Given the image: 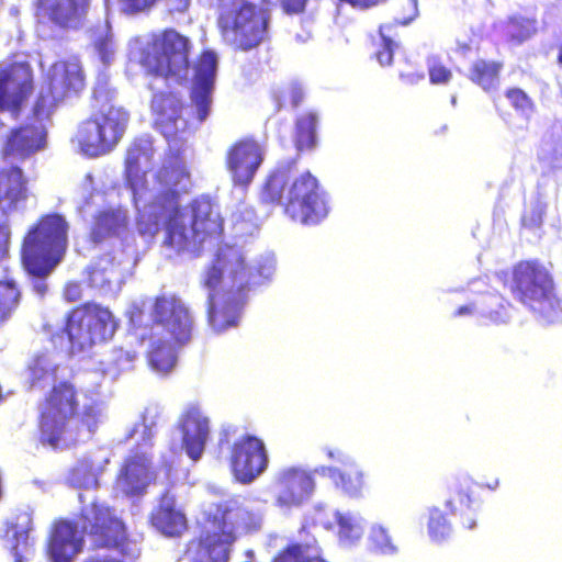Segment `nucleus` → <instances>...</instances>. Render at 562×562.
Returning <instances> with one entry per match:
<instances>
[{
    "label": "nucleus",
    "instance_id": "obj_1",
    "mask_svg": "<svg viewBox=\"0 0 562 562\" xmlns=\"http://www.w3.org/2000/svg\"><path fill=\"white\" fill-rule=\"evenodd\" d=\"M191 187L186 164L178 157H169L162 167L144 187L151 192L143 210L134 205L136 226L140 236L153 239L165 226L164 244L177 252L198 254L204 245L211 244L223 231L218 206L209 198L196 199L187 210H180L179 196Z\"/></svg>",
    "mask_w": 562,
    "mask_h": 562
},
{
    "label": "nucleus",
    "instance_id": "obj_2",
    "mask_svg": "<svg viewBox=\"0 0 562 562\" xmlns=\"http://www.w3.org/2000/svg\"><path fill=\"white\" fill-rule=\"evenodd\" d=\"M191 41L175 30L154 35L151 38H135L130 43V58L148 72L167 82L182 83L190 79L191 100L198 120L205 121L211 113L218 58L205 50L191 68L189 53Z\"/></svg>",
    "mask_w": 562,
    "mask_h": 562
},
{
    "label": "nucleus",
    "instance_id": "obj_3",
    "mask_svg": "<svg viewBox=\"0 0 562 562\" xmlns=\"http://www.w3.org/2000/svg\"><path fill=\"white\" fill-rule=\"evenodd\" d=\"M274 272V258L262 257L256 266L246 262L244 250L225 245L216 254L203 279L209 290V323L217 331L237 326L245 302L244 290L268 280Z\"/></svg>",
    "mask_w": 562,
    "mask_h": 562
},
{
    "label": "nucleus",
    "instance_id": "obj_4",
    "mask_svg": "<svg viewBox=\"0 0 562 562\" xmlns=\"http://www.w3.org/2000/svg\"><path fill=\"white\" fill-rule=\"evenodd\" d=\"M106 419L105 403L94 390L78 394L68 383L55 385L42 408L41 440L54 449L90 438Z\"/></svg>",
    "mask_w": 562,
    "mask_h": 562
},
{
    "label": "nucleus",
    "instance_id": "obj_5",
    "mask_svg": "<svg viewBox=\"0 0 562 562\" xmlns=\"http://www.w3.org/2000/svg\"><path fill=\"white\" fill-rule=\"evenodd\" d=\"M257 520L251 510L234 498L203 503L199 533L187 544L191 562H228L239 529L248 530Z\"/></svg>",
    "mask_w": 562,
    "mask_h": 562
},
{
    "label": "nucleus",
    "instance_id": "obj_6",
    "mask_svg": "<svg viewBox=\"0 0 562 562\" xmlns=\"http://www.w3.org/2000/svg\"><path fill=\"white\" fill-rule=\"evenodd\" d=\"M266 203H279L294 222L316 224L328 213L327 201L310 172H299L291 164L277 168L261 191Z\"/></svg>",
    "mask_w": 562,
    "mask_h": 562
},
{
    "label": "nucleus",
    "instance_id": "obj_7",
    "mask_svg": "<svg viewBox=\"0 0 562 562\" xmlns=\"http://www.w3.org/2000/svg\"><path fill=\"white\" fill-rule=\"evenodd\" d=\"M68 224L58 214L44 216L30 229L22 247V263L25 271L36 277L34 291L43 296L47 291L44 278L60 261L67 247Z\"/></svg>",
    "mask_w": 562,
    "mask_h": 562
},
{
    "label": "nucleus",
    "instance_id": "obj_8",
    "mask_svg": "<svg viewBox=\"0 0 562 562\" xmlns=\"http://www.w3.org/2000/svg\"><path fill=\"white\" fill-rule=\"evenodd\" d=\"M81 508L78 522L88 536L92 550L116 551L121 555H130L134 540L125 521L115 508L93 499L85 503L80 494Z\"/></svg>",
    "mask_w": 562,
    "mask_h": 562
},
{
    "label": "nucleus",
    "instance_id": "obj_9",
    "mask_svg": "<svg viewBox=\"0 0 562 562\" xmlns=\"http://www.w3.org/2000/svg\"><path fill=\"white\" fill-rule=\"evenodd\" d=\"M128 114L110 103L82 122L72 138L74 147L87 157H99L110 153L122 138Z\"/></svg>",
    "mask_w": 562,
    "mask_h": 562
},
{
    "label": "nucleus",
    "instance_id": "obj_10",
    "mask_svg": "<svg viewBox=\"0 0 562 562\" xmlns=\"http://www.w3.org/2000/svg\"><path fill=\"white\" fill-rule=\"evenodd\" d=\"M513 293L546 323L561 319L562 310L553 294L552 279L543 266L530 261L518 263L514 270Z\"/></svg>",
    "mask_w": 562,
    "mask_h": 562
},
{
    "label": "nucleus",
    "instance_id": "obj_11",
    "mask_svg": "<svg viewBox=\"0 0 562 562\" xmlns=\"http://www.w3.org/2000/svg\"><path fill=\"white\" fill-rule=\"evenodd\" d=\"M223 40L243 50L258 46L267 36L268 15L262 9L244 0L225 7L218 19Z\"/></svg>",
    "mask_w": 562,
    "mask_h": 562
},
{
    "label": "nucleus",
    "instance_id": "obj_12",
    "mask_svg": "<svg viewBox=\"0 0 562 562\" xmlns=\"http://www.w3.org/2000/svg\"><path fill=\"white\" fill-rule=\"evenodd\" d=\"M116 327L112 313L98 304L89 303L72 311L65 329L70 351H86L93 345L110 339Z\"/></svg>",
    "mask_w": 562,
    "mask_h": 562
},
{
    "label": "nucleus",
    "instance_id": "obj_13",
    "mask_svg": "<svg viewBox=\"0 0 562 562\" xmlns=\"http://www.w3.org/2000/svg\"><path fill=\"white\" fill-rule=\"evenodd\" d=\"M47 81L35 102L37 115L50 116L61 102L77 95L86 85L82 67L76 58L55 63L47 72Z\"/></svg>",
    "mask_w": 562,
    "mask_h": 562
},
{
    "label": "nucleus",
    "instance_id": "obj_14",
    "mask_svg": "<svg viewBox=\"0 0 562 562\" xmlns=\"http://www.w3.org/2000/svg\"><path fill=\"white\" fill-rule=\"evenodd\" d=\"M154 325L150 334L170 337L180 345L191 339L193 316L187 304L175 295H162L149 303Z\"/></svg>",
    "mask_w": 562,
    "mask_h": 562
},
{
    "label": "nucleus",
    "instance_id": "obj_15",
    "mask_svg": "<svg viewBox=\"0 0 562 562\" xmlns=\"http://www.w3.org/2000/svg\"><path fill=\"white\" fill-rule=\"evenodd\" d=\"M34 90L33 70L26 61L0 64V111L19 115Z\"/></svg>",
    "mask_w": 562,
    "mask_h": 562
},
{
    "label": "nucleus",
    "instance_id": "obj_16",
    "mask_svg": "<svg viewBox=\"0 0 562 562\" xmlns=\"http://www.w3.org/2000/svg\"><path fill=\"white\" fill-rule=\"evenodd\" d=\"M211 438V419L196 403H189L181 409L173 428V440H180V450L198 461L204 453Z\"/></svg>",
    "mask_w": 562,
    "mask_h": 562
},
{
    "label": "nucleus",
    "instance_id": "obj_17",
    "mask_svg": "<svg viewBox=\"0 0 562 562\" xmlns=\"http://www.w3.org/2000/svg\"><path fill=\"white\" fill-rule=\"evenodd\" d=\"M33 120L7 135L2 147L4 159L10 161H24L47 147V125L49 116L37 115L33 108Z\"/></svg>",
    "mask_w": 562,
    "mask_h": 562
},
{
    "label": "nucleus",
    "instance_id": "obj_18",
    "mask_svg": "<svg viewBox=\"0 0 562 562\" xmlns=\"http://www.w3.org/2000/svg\"><path fill=\"white\" fill-rule=\"evenodd\" d=\"M155 151L151 138L148 136L140 137L130 146L125 159V176L132 192L133 203L143 207V210L149 199L154 198L151 192L144 191V187L148 182L146 175L151 169Z\"/></svg>",
    "mask_w": 562,
    "mask_h": 562
},
{
    "label": "nucleus",
    "instance_id": "obj_19",
    "mask_svg": "<svg viewBox=\"0 0 562 562\" xmlns=\"http://www.w3.org/2000/svg\"><path fill=\"white\" fill-rule=\"evenodd\" d=\"M268 454L261 439L245 435L236 439L231 448L229 463L236 481L254 482L268 467Z\"/></svg>",
    "mask_w": 562,
    "mask_h": 562
},
{
    "label": "nucleus",
    "instance_id": "obj_20",
    "mask_svg": "<svg viewBox=\"0 0 562 562\" xmlns=\"http://www.w3.org/2000/svg\"><path fill=\"white\" fill-rule=\"evenodd\" d=\"M90 7V0H37V33L41 37H50L48 24L59 29L79 27Z\"/></svg>",
    "mask_w": 562,
    "mask_h": 562
},
{
    "label": "nucleus",
    "instance_id": "obj_21",
    "mask_svg": "<svg viewBox=\"0 0 562 562\" xmlns=\"http://www.w3.org/2000/svg\"><path fill=\"white\" fill-rule=\"evenodd\" d=\"M150 108L154 126L166 139L177 138L179 135L184 134L187 130L195 125V122L200 124L193 104L191 103V111L194 116H184L182 102L175 93L155 94Z\"/></svg>",
    "mask_w": 562,
    "mask_h": 562
},
{
    "label": "nucleus",
    "instance_id": "obj_22",
    "mask_svg": "<svg viewBox=\"0 0 562 562\" xmlns=\"http://www.w3.org/2000/svg\"><path fill=\"white\" fill-rule=\"evenodd\" d=\"M33 530V517L29 512H20L3 524V541L5 550L12 555L13 562H29L33 553L30 533Z\"/></svg>",
    "mask_w": 562,
    "mask_h": 562
},
{
    "label": "nucleus",
    "instance_id": "obj_23",
    "mask_svg": "<svg viewBox=\"0 0 562 562\" xmlns=\"http://www.w3.org/2000/svg\"><path fill=\"white\" fill-rule=\"evenodd\" d=\"M77 521L59 519L54 522L47 542V553L52 562H72L83 548L85 541L78 535Z\"/></svg>",
    "mask_w": 562,
    "mask_h": 562
},
{
    "label": "nucleus",
    "instance_id": "obj_24",
    "mask_svg": "<svg viewBox=\"0 0 562 562\" xmlns=\"http://www.w3.org/2000/svg\"><path fill=\"white\" fill-rule=\"evenodd\" d=\"M263 160V148L251 139L235 144L227 154V166L236 184L247 186Z\"/></svg>",
    "mask_w": 562,
    "mask_h": 562
},
{
    "label": "nucleus",
    "instance_id": "obj_25",
    "mask_svg": "<svg viewBox=\"0 0 562 562\" xmlns=\"http://www.w3.org/2000/svg\"><path fill=\"white\" fill-rule=\"evenodd\" d=\"M149 522L157 531L168 538H180L189 529L187 515L171 494L159 496L157 505L149 515Z\"/></svg>",
    "mask_w": 562,
    "mask_h": 562
},
{
    "label": "nucleus",
    "instance_id": "obj_26",
    "mask_svg": "<svg viewBox=\"0 0 562 562\" xmlns=\"http://www.w3.org/2000/svg\"><path fill=\"white\" fill-rule=\"evenodd\" d=\"M154 479L150 461L143 450L126 460L116 480V488L120 492H144Z\"/></svg>",
    "mask_w": 562,
    "mask_h": 562
},
{
    "label": "nucleus",
    "instance_id": "obj_27",
    "mask_svg": "<svg viewBox=\"0 0 562 562\" xmlns=\"http://www.w3.org/2000/svg\"><path fill=\"white\" fill-rule=\"evenodd\" d=\"M27 199L26 181L19 167L0 170V210L9 214L20 210Z\"/></svg>",
    "mask_w": 562,
    "mask_h": 562
},
{
    "label": "nucleus",
    "instance_id": "obj_28",
    "mask_svg": "<svg viewBox=\"0 0 562 562\" xmlns=\"http://www.w3.org/2000/svg\"><path fill=\"white\" fill-rule=\"evenodd\" d=\"M123 271L114 259L106 255L94 261L88 271L89 284L103 295H115L123 283Z\"/></svg>",
    "mask_w": 562,
    "mask_h": 562
},
{
    "label": "nucleus",
    "instance_id": "obj_29",
    "mask_svg": "<svg viewBox=\"0 0 562 562\" xmlns=\"http://www.w3.org/2000/svg\"><path fill=\"white\" fill-rule=\"evenodd\" d=\"M130 225L128 211L125 207L109 206L98 211L91 228V238L99 243L106 237L122 236Z\"/></svg>",
    "mask_w": 562,
    "mask_h": 562
},
{
    "label": "nucleus",
    "instance_id": "obj_30",
    "mask_svg": "<svg viewBox=\"0 0 562 562\" xmlns=\"http://www.w3.org/2000/svg\"><path fill=\"white\" fill-rule=\"evenodd\" d=\"M305 536L300 541H294L281 549L271 562H327L322 558V550L314 536L304 528L300 530Z\"/></svg>",
    "mask_w": 562,
    "mask_h": 562
},
{
    "label": "nucleus",
    "instance_id": "obj_31",
    "mask_svg": "<svg viewBox=\"0 0 562 562\" xmlns=\"http://www.w3.org/2000/svg\"><path fill=\"white\" fill-rule=\"evenodd\" d=\"M318 473L325 479L324 488L357 492L364 487L363 470L356 462L347 465L345 471L331 467H319Z\"/></svg>",
    "mask_w": 562,
    "mask_h": 562
},
{
    "label": "nucleus",
    "instance_id": "obj_32",
    "mask_svg": "<svg viewBox=\"0 0 562 562\" xmlns=\"http://www.w3.org/2000/svg\"><path fill=\"white\" fill-rule=\"evenodd\" d=\"M148 360L150 367L159 373H168L176 364V347L181 346L170 337L150 334Z\"/></svg>",
    "mask_w": 562,
    "mask_h": 562
},
{
    "label": "nucleus",
    "instance_id": "obj_33",
    "mask_svg": "<svg viewBox=\"0 0 562 562\" xmlns=\"http://www.w3.org/2000/svg\"><path fill=\"white\" fill-rule=\"evenodd\" d=\"M59 362L53 352L36 355L27 367V382L31 389H44L56 381Z\"/></svg>",
    "mask_w": 562,
    "mask_h": 562
},
{
    "label": "nucleus",
    "instance_id": "obj_34",
    "mask_svg": "<svg viewBox=\"0 0 562 562\" xmlns=\"http://www.w3.org/2000/svg\"><path fill=\"white\" fill-rule=\"evenodd\" d=\"M324 476L318 473V468L308 471L303 468H286L279 472L278 482L290 492H312L315 488H324Z\"/></svg>",
    "mask_w": 562,
    "mask_h": 562
},
{
    "label": "nucleus",
    "instance_id": "obj_35",
    "mask_svg": "<svg viewBox=\"0 0 562 562\" xmlns=\"http://www.w3.org/2000/svg\"><path fill=\"white\" fill-rule=\"evenodd\" d=\"M501 300L497 295L481 297L474 303L460 306L453 315L456 317L482 316L493 323H504L507 319V313L506 308L501 304Z\"/></svg>",
    "mask_w": 562,
    "mask_h": 562
},
{
    "label": "nucleus",
    "instance_id": "obj_36",
    "mask_svg": "<svg viewBox=\"0 0 562 562\" xmlns=\"http://www.w3.org/2000/svg\"><path fill=\"white\" fill-rule=\"evenodd\" d=\"M68 486L75 490H95L100 487L97 473L89 460H82L70 471L67 477Z\"/></svg>",
    "mask_w": 562,
    "mask_h": 562
},
{
    "label": "nucleus",
    "instance_id": "obj_37",
    "mask_svg": "<svg viewBox=\"0 0 562 562\" xmlns=\"http://www.w3.org/2000/svg\"><path fill=\"white\" fill-rule=\"evenodd\" d=\"M501 65L494 61L476 60L469 72V78L483 90L488 91L498 83Z\"/></svg>",
    "mask_w": 562,
    "mask_h": 562
},
{
    "label": "nucleus",
    "instance_id": "obj_38",
    "mask_svg": "<svg viewBox=\"0 0 562 562\" xmlns=\"http://www.w3.org/2000/svg\"><path fill=\"white\" fill-rule=\"evenodd\" d=\"M335 520L338 526L340 541L352 543L359 540L363 533L360 520L350 513L336 512Z\"/></svg>",
    "mask_w": 562,
    "mask_h": 562
},
{
    "label": "nucleus",
    "instance_id": "obj_39",
    "mask_svg": "<svg viewBox=\"0 0 562 562\" xmlns=\"http://www.w3.org/2000/svg\"><path fill=\"white\" fill-rule=\"evenodd\" d=\"M157 425V413H151L150 409H146L142 416V420L133 427L130 438L136 443L142 441V447L146 448L150 445L153 437L155 436V429Z\"/></svg>",
    "mask_w": 562,
    "mask_h": 562
},
{
    "label": "nucleus",
    "instance_id": "obj_40",
    "mask_svg": "<svg viewBox=\"0 0 562 562\" xmlns=\"http://www.w3.org/2000/svg\"><path fill=\"white\" fill-rule=\"evenodd\" d=\"M317 117L314 113L302 115L296 122V147L299 150L311 148L315 142Z\"/></svg>",
    "mask_w": 562,
    "mask_h": 562
},
{
    "label": "nucleus",
    "instance_id": "obj_41",
    "mask_svg": "<svg viewBox=\"0 0 562 562\" xmlns=\"http://www.w3.org/2000/svg\"><path fill=\"white\" fill-rule=\"evenodd\" d=\"M93 43L102 63L110 64L114 58L115 44L108 24L93 34Z\"/></svg>",
    "mask_w": 562,
    "mask_h": 562
},
{
    "label": "nucleus",
    "instance_id": "obj_42",
    "mask_svg": "<svg viewBox=\"0 0 562 562\" xmlns=\"http://www.w3.org/2000/svg\"><path fill=\"white\" fill-rule=\"evenodd\" d=\"M20 292L14 282H0V324L11 316L18 305Z\"/></svg>",
    "mask_w": 562,
    "mask_h": 562
},
{
    "label": "nucleus",
    "instance_id": "obj_43",
    "mask_svg": "<svg viewBox=\"0 0 562 562\" xmlns=\"http://www.w3.org/2000/svg\"><path fill=\"white\" fill-rule=\"evenodd\" d=\"M428 532L430 538L440 542L448 539L452 533L451 524L446 518V515L439 509H432L429 515Z\"/></svg>",
    "mask_w": 562,
    "mask_h": 562
},
{
    "label": "nucleus",
    "instance_id": "obj_44",
    "mask_svg": "<svg viewBox=\"0 0 562 562\" xmlns=\"http://www.w3.org/2000/svg\"><path fill=\"white\" fill-rule=\"evenodd\" d=\"M370 548L382 554L394 553L396 547L393 544L392 538L387 530L382 526H373L369 535Z\"/></svg>",
    "mask_w": 562,
    "mask_h": 562
},
{
    "label": "nucleus",
    "instance_id": "obj_45",
    "mask_svg": "<svg viewBox=\"0 0 562 562\" xmlns=\"http://www.w3.org/2000/svg\"><path fill=\"white\" fill-rule=\"evenodd\" d=\"M256 216L252 209L243 205L233 214V223L236 235H251L256 231Z\"/></svg>",
    "mask_w": 562,
    "mask_h": 562
},
{
    "label": "nucleus",
    "instance_id": "obj_46",
    "mask_svg": "<svg viewBox=\"0 0 562 562\" xmlns=\"http://www.w3.org/2000/svg\"><path fill=\"white\" fill-rule=\"evenodd\" d=\"M536 31V22L525 18H514L507 25V33L513 40L522 42L529 38Z\"/></svg>",
    "mask_w": 562,
    "mask_h": 562
},
{
    "label": "nucleus",
    "instance_id": "obj_47",
    "mask_svg": "<svg viewBox=\"0 0 562 562\" xmlns=\"http://www.w3.org/2000/svg\"><path fill=\"white\" fill-rule=\"evenodd\" d=\"M136 359L134 351L124 350L122 348L113 349L109 359L108 371L114 374V371H127L133 368Z\"/></svg>",
    "mask_w": 562,
    "mask_h": 562
},
{
    "label": "nucleus",
    "instance_id": "obj_48",
    "mask_svg": "<svg viewBox=\"0 0 562 562\" xmlns=\"http://www.w3.org/2000/svg\"><path fill=\"white\" fill-rule=\"evenodd\" d=\"M391 31V26L389 24H383L380 26V36L382 41V49L376 52V59L381 66L391 65L393 59V52L397 47V44L387 36Z\"/></svg>",
    "mask_w": 562,
    "mask_h": 562
},
{
    "label": "nucleus",
    "instance_id": "obj_49",
    "mask_svg": "<svg viewBox=\"0 0 562 562\" xmlns=\"http://www.w3.org/2000/svg\"><path fill=\"white\" fill-rule=\"evenodd\" d=\"M447 506L452 515H459L461 522L472 527L470 518L463 520V515L471 512V498L469 494H456L453 497L447 501Z\"/></svg>",
    "mask_w": 562,
    "mask_h": 562
},
{
    "label": "nucleus",
    "instance_id": "obj_50",
    "mask_svg": "<svg viewBox=\"0 0 562 562\" xmlns=\"http://www.w3.org/2000/svg\"><path fill=\"white\" fill-rule=\"evenodd\" d=\"M428 71L430 82L434 85H445L451 79V71L438 58L431 57L428 60Z\"/></svg>",
    "mask_w": 562,
    "mask_h": 562
},
{
    "label": "nucleus",
    "instance_id": "obj_51",
    "mask_svg": "<svg viewBox=\"0 0 562 562\" xmlns=\"http://www.w3.org/2000/svg\"><path fill=\"white\" fill-rule=\"evenodd\" d=\"M507 99L512 103V105L521 111L525 114H528L531 111L532 103L529 97L520 89H510L506 93Z\"/></svg>",
    "mask_w": 562,
    "mask_h": 562
},
{
    "label": "nucleus",
    "instance_id": "obj_52",
    "mask_svg": "<svg viewBox=\"0 0 562 562\" xmlns=\"http://www.w3.org/2000/svg\"><path fill=\"white\" fill-rule=\"evenodd\" d=\"M548 145L553 159L562 160V125L553 127Z\"/></svg>",
    "mask_w": 562,
    "mask_h": 562
},
{
    "label": "nucleus",
    "instance_id": "obj_53",
    "mask_svg": "<svg viewBox=\"0 0 562 562\" xmlns=\"http://www.w3.org/2000/svg\"><path fill=\"white\" fill-rule=\"evenodd\" d=\"M10 235L9 223L7 221L0 222V261L4 260L9 255Z\"/></svg>",
    "mask_w": 562,
    "mask_h": 562
},
{
    "label": "nucleus",
    "instance_id": "obj_54",
    "mask_svg": "<svg viewBox=\"0 0 562 562\" xmlns=\"http://www.w3.org/2000/svg\"><path fill=\"white\" fill-rule=\"evenodd\" d=\"M145 302L134 303L128 311L130 322L135 328L142 327L145 324Z\"/></svg>",
    "mask_w": 562,
    "mask_h": 562
},
{
    "label": "nucleus",
    "instance_id": "obj_55",
    "mask_svg": "<svg viewBox=\"0 0 562 562\" xmlns=\"http://www.w3.org/2000/svg\"><path fill=\"white\" fill-rule=\"evenodd\" d=\"M266 3L269 4H277L280 3L285 12L288 13H299L301 12L304 7L306 0H263Z\"/></svg>",
    "mask_w": 562,
    "mask_h": 562
},
{
    "label": "nucleus",
    "instance_id": "obj_56",
    "mask_svg": "<svg viewBox=\"0 0 562 562\" xmlns=\"http://www.w3.org/2000/svg\"><path fill=\"white\" fill-rule=\"evenodd\" d=\"M104 201L103 193L100 191H93L89 193L88 198H85V202L79 206V211L82 214L92 213L93 205H100Z\"/></svg>",
    "mask_w": 562,
    "mask_h": 562
},
{
    "label": "nucleus",
    "instance_id": "obj_57",
    "mask_svg": "<svg viewBox=\"0 0 562 562\" xmlns=\"http://www.w3.org/2000/svg\"><path fill=\"white\" fill-rule=\"evenodd\" d=\"M156 1L157 0H121L124 10L131 13L140 12L153 5Z\"/></svg>",
    "mask_w": 562,
    "mask_h": 562
},
{
    "label": "nucleus",
    "instance_id": "obj_58",
    "mask_svg": "<svg viewBox=\"0 0 562 562\" xmlns=\"http://www.w3.org/2000/svg\"><path fill=\"white\" fill-rule=\"evenodd\" d=\"M327 454V457L331 460H335L344 465H349L350 463H353V459L347 454L346 452H344L342 450L340 449H336V448H325L324 450Z\"/></svg>",
    "mask_w": 562,
    "mask_h": 562
},
{
    "label": "nucleus",
    "instance_id": "obj_59",
    "mask_svg": "<svg viewBox=\"0 0 562 562\" xmlns=\"http://www.w3.org/2000/svg\"><path fill=\"white\" fill-rule=\"evenodd\" d=\"M302 503L301 498L296 496V494H285L279 495L277 498V504L281 508L291 509L292 507H297Z\"/></svg>",
    "mask_w": 562,
    "mask_h": 562
},
{
    "label": "nucleus",
    "instance_id": "obj_60",
    "mask_svg": "<svg viewBox=\"0 0 562 562\" xmlns=\"http://www.w3.org/2000/svg\"><path fill=\"white\" fill-rule=\"evenodd\" d=\"M473 40L469 35H462L456 38V52L465 56L472 50Z\"/></svg>",
    "mask_w": 562,
    "mask_h": 562
},
{
    "label": "nucleus",
    "instance_id": "obj_61",
    "mask_svg": "<svg viewBox=\"0 0 562 562\" xmlns=\"http://www.w3.org/2000/svg\"><path fill=\"white\" fill-rule=\"evenodd\" d=\"M65 299L69 302H76L81 297V286L78 283H68L64 292Z\"/></svg>",
    "mask_w": 562,
    "mask_h": 562
},
{
    "label": "nucleus",
    "instance_id": "obj_62",
    "mask_svg": "<svg viewBox=\"0 0 562 562\" xmlns=\"http://www.w3.org/2000/svg\"><path fill=\"white\" fill-rule=\"evenodd\" d=\"M409 15L405 18H396V22L402 25L409 24L418 14L417 0H409Z\"/></svg>",
    "mask_w": 562,
    "mask_h": 562
},
{
    "label": "nucleus",
    "instance_id": "obj_63",
    "mask_svg": "<svg viewBox=\"0 0 562 562\" xmlns=\"http://www.w3.org/2000/svg\"><path fill=\"white\" fill-rule=\"evenodd\" d=\"M190 0H167L170 11L183 12L188 9Z\"/></svg>",
    "mask_w": 562,
    "mask_h": 562
},
{
    "label": "nucleus",
    "instance_id": "obj_64",
    "mask_svg": "<svg viewBox=\"0 0 562 562\" xmlns=\"http://www.w3.org/2000/svg\"><path fill=\"white\" fill-rule=\"evenodd\" d=\"M82 562H124L123 560L111 557V555H90L86 558Z\"/></svg>",
    "mask_w": 562,
    "mask_h": 562
}]
</instances>
